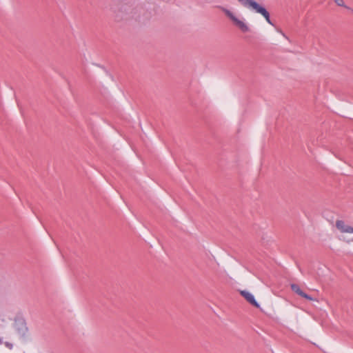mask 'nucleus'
Segmentation results:
<instances>
[{
  "instance_id": "5",
  "label": "nucleus",
  "mask_w": 353,
  "mask_h": 353,
  "mask_svg": "<svg viewBox=\"0 0 353 353\" xmlns=\"http://www.w3.org/2000/svg\"><path fill=\"white\" fill-rule=\"evenodd\" d=\"M240 294L246 300V301L250 303L251 305L259 308L260 306L258 303L256 301L254 296L246 290H239Z\"/></svg>"
},
{
  "instance_id": "3",
  "label": "nucleus",
  "mask_w": 353,
  "mask_h": 353,
  "mask_svg": "<svg viewBox=\"0 0 353 353\" xmlns=\"http://www.w3.org/2000/svg\"><path fill=\"white\" fill-rule=\"evenodd\" d=\"M243 6L251 8L256 12L261 14L265 17V8L259 6L254 0H238Z\"/></svg>"
},
{
  "instance_id": "1",
  "label": "nucleus",
  "mask_w": 353,
  "mask_h": 353,
  "mask_svg": "<svg viewBox=\"0 0 353 353\" xmlns=\"http://www.w3.org/2000/svg\"><path fill=\"white\" fill-rule=\"evenodd\" d=\"M336 228L341 232L340 240L346 243L353 242V228L345 223L344 221L338 220L336 222Z\"/></svg>"
},
{
  "instance_id": "2",
  "label": "nucleus",
  "mask_w": 353,
  "mask_h": 353,
  "mask_svg": "<svg viewBox=\"0 0 353 353\" xmlns=\"http://www.w3.org/2000/svg\"><path fill=\"white\" fill-rule=\"evenodd\" d=\"M219 8L232 21L233 25L239 28L242 32H247L249 31V27L248 25L243 21L239 19L231 11L221 6H219Z\"/></svg>"
},
{
  "instance_id": "7",
  "label": "nucleus",
  "mask_w": 353,
  "mask_h": 353,
  "mask_svg": "<svg viewBox=\"0 0 353 353\" xmlns=\"http://www.w3.org/2000/svg\"><path fill=\"white\" fill-rule=\"evenodd\" d=\"M334 2L339 6H345L343 0H334Z\"/></svg>"
},
{
  "instance_id": "8",
  "label": "nucleus",
  "mask_w": 353,
  "mask_h": 353,
  "mask_svg": "<svg viewBox=\"0 0 353 353\" xmlns=\"http://www.w3.org/2000/svg\"><path fill=\"white\" fill-rule=\"evenodd\" d=\"M265 17H266V21H268L269 23L272 24L271 21L269 19V14L267 12H266Z\"/></svg>"
},
{
  "instance_id": "6",
  "label": "nucleus",
  "mask_w": 353,
  "mask_h": 353,
  "mask_svg": "<svg viewBox=\"0 0 353 353\" xmlns=\"http://www.w3.org/2000/svg\"><path fill=\"white\" fill-rule=\"evenodd\" d=\"M291 288L295 293H296L299 296H301L306 299H308L310 301H317L316 299H314L310 296L305 294L297 285H296V284L291 285Z\"/></svg>"
},
{
  "instance_id": "9",
  "label": "nucleus",
  "mask_w": 353,
  "mask_h": 353,
  "mask_svg": "<svg viewBox=\"0 0 353 353\" xmlns=\"http://www.w3.org/2000/svg\"><path fill=\"white\" fill-rule=\"evenodd\" d=\"M6 345L10 348L12 347V344H10L9 343H6Z\"/></svg>"
},
{
  "instance_id": "4",
  "label": "nucleus",
  "mask_w": 353,
  "mask_h": 353,
  "mask_svg": "<svg viewBox=\"0 0 353 353\" xmlns=\"http://www.w3.org/2000/svg\"><path fill=\"white\" fill-rule=\"evenodd\" d=\"M14 327L16 329V330L19 332V334L21 336L25 335L28 330L26 323L25 320L23 319H15Z\"/></svg>"
}]
</instances>
